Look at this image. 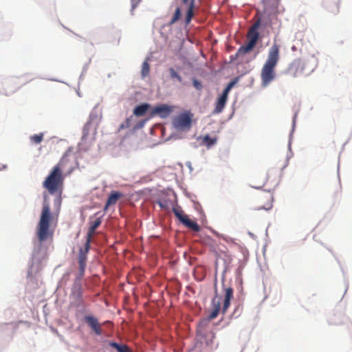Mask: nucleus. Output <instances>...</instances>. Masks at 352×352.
I'll list each match as a JSON object with an SVG mask.
<instances>
[{
  "mask_svg": "<svg viewBox=\"0 0 352 352\" xmlns=\"http://www.w3.org/2000/svg\"><path fill=\"white\" fill-rule=\"evenodd\" d=\"M63 168V162L60 161L52 168L50 173L43 182V187L45 188L50 194L54 195L57 193L59 197L58 201L59 204H60V195L63 189L65 179Z\"/></svg>",
  "mask_w": 352,
  "mask_h": 352,
  "instance_id": "1",
  "label": "nucleus"
},
{
  "mask_svg": "<svg viewBox=\"0 0 352 352\" xmlns=\"http://www.w3.org/2000/svg\"><path fill=\"white\" fill-rule=\"evenodd\" d=\"M53 215L50 211V203L47 197L45 196L40 219L36 226V234L40 242L45 241L52 236L53 232L50 230Z\"/></svg>",
  "mask_w": 352,
  "mask_h": 352,
  "instance_id": "2",
  "label": "nucleus"
},
{
  "mask_svg": "<svg viewBox=\"0 0 352 352\" xmlns=\"http://www.w3.org/2000/svg\"><path fill=\"white\" fill-rule=\"evenodd\" d=\"M279 59V46L274 43L270 47L267 59L265 61L262 71L261 78L263 86H267L275 77V67Z\"/></svg>",
  "mask_w": 352,
  "mask_h": 352,
  "instance_id": "3",
  "label": "nucleus"
},
{
  "mask_svg": "<svg viewBox=\"0 0 352 352\" xmlns=\"http://www.w3.org/2000/svg\"><path fill=\"white\" fill-rule=\"evenodd\" d=\"M260 21L255 22L252 26L250 28L247 38L248 42L243 45L241 46L236 52V56H241L248 53L255 47L259 38V33L258 29L260 26Z\"/></svg>",
  "mask_w": 352,
  "mask_h": 352,
  "instance_id": "4",
  "label": "nucleus"
},
{
  "mask_svg": "<svg viewBox=\"0 0 352 352\" xmlns=\"http://www.w3.org/2000/svg\"><path fill=\"white\" fill-rule=\"evenodd\" d=\"M173 212L179 221L186 228L195 232H199L200 230V226L196 222L189 219L188 217L184 214L181 207H174Z\"/></svg>",
  "mask_w": 352,
  "mask_h": 352,
  "instance_id": "5",
  "label": "nucleus"
},
{
  "mask_svg": "<svg viewBox=\"0 0 352 352\" xmlns=\"http://www.w3.org/2000/svg\"><path fill=\"white\" fill-rule=\"evenodd\" d=\"M192 115L190 112H184L178 115L173 120V124L177 129H188L191 126Z\"/></svg>",
  "mask_w": 352,
  "mask_h": 352,
  "instance_id": "6",
  "label": "nucleus"
},
{
  "mask_svg": "<svg viewBox=\"0 0 352 352\" xmlns=\"http://www.w3.org/2000/svg\"><path fill=\"white\" fill-rule=\"evenodd\" d=\"M83 289L79 281H75L71 289L70 297L77 306L83 303L82 299Z\"/></svg>",
  "mask_w": 352,
  "mask_h": 352,
  "instance_id": "7",
  "label": "nucleus"
},
{
  "mask_svg": "<svg viewBox=\"0 0 352 352\" xmlns=\"http://www.w3.org/2000/svg\"><path fill=\"white\" fill-rule=\"evenodd\" d=\"M230 90L231 89H223L222 94L217 98L213 113L218 114L223 111L228 101V94Z\"/></svg>",
  "mask_w": 352,
  "mask_h": 352,
  "instance_id": "8",
  "label": "nucleus"
},
{
  "mask_svg": "<svg viewBox=\"0 0 352 352\" xmlns=\"http://www.w3.org/2000/svg\"><path fill=\"white\" fill-rule=\"evenodd\" d=\"M173 111L171 107L167 104H161L154 107L151 112V116L157 115L162 118H167Z\"/></svg>",
  "mask_w": 352,
  "mask_h": 352,
  "instance_id": "9",
  "label": "nucleus"
},
{
  "mask_svg": "<svg viewBox=\"0 0 352 352\" xmlns=\"http://www.w3.org/2000/svg\"><path fill=\"white\" fill-rule=\"evenodd\" d=\"M85 320L87 324L91 328L97 336H100L102 334V332L101 327L97 318L92 316H85Z\"/></svg>",
  "mask_w": 352,
  "mask_h": 352,
  "instance_id": "10",
  "label": "nucleus"
},
{
  "mask_svg": "<svg viewBox=\"0 0 352 352\" xmlns=\"http://www.w3.org/2000/svg\"><path fill=\"white\" fill-rule=\"evenodd\" d=\"M233 298V289L231 287H228L225 289V296L223 300V305L221 309V313L225 314L228 311L230 305L231 299Z\"/></svg>",
  "mask_w": 352,
  "mask_h": 352,
  "instance_id": "11",
  "label": "nucleus"
},
{
  "mask_svg": "<svg viewBox=\"0 0 352 352\" xmlns=\"http://www.w3.org/2000/svg\"><path fill=\"white\" fill-rule=\"evenodd\" d=\"M90 241L86 239L84 248H80L78 254V264H85L87 262V254L90 248Z\"/></svg>",
  "mask_w": 352,
  "mask_h": 352,
  "instance_id": "12",
  "label": "nucleus"
},
{
  "mask_svg": "<svg viewBox=\"0 0 352 352\" xmlns=\"http://www.w3.org/2000/svg\"><path fill=\"white\" fill-rule=\"evenodd\" d=\"M122 197V194L118 191H113L109 196L106 204L104 208V210L106 211L107 208L112 205L116 204V202Z\"/></svg>",
  "mask_w": 352,
  "mask_h": 352,
  "instance_id": "13",
  "label": "nucleus"
},
{
  "mask_svg": "<svg viewBox=\"0 0 352 352\" xmlns=\"http://www.w3.org/2000/svg\"><path fill=\"white\" fill-rule=\"evenodd\" d=\"M101 223L102 219L100 217L96 219L94 221H91L90 223V227L89 228L86 239H89V241L91 242L92 236L94 235L95 230L99 227Z\"/></svg>",
  "mask_w": 352,
  "mask_h": 352,
  "instance_id": "14",
  "label": "nucleus"
},
{
  "mask_svg": "<svg viewBox=\"0 0 352 352\" xmlns=\"http://www.w3.org/2000/svg\"><path fill=\"white\" fill-rule=\"evenodd\" d=\"M212 305L213 309L210 315L208 316V320H213L216 318L219 315L221 309V302L219 300H217L216 298L212 299Z\"/></svg>",
  "mask_w": 352,
  "mask_h": 352,
  "instance_id": "15",
  "label": "nucleus"
},
{
  "mask_svg": "<svg viewBox=\"0 0 352 352\" xmlns=\"http://www.w3.org/2000/svg\"><path fill=\"white\" fill-rule=\"evenodd\" d=\"M198 140L200 141V144L206 146L208 148H210L217 142L216 138H210L208 135L203 137H199Z\"/></svg>",
  "mask_w": 352,
  "mask_h": 352,
  "instance_id": "16",
  "label": "nucleus"
},
{
  "mask_svg": "<svg viewBox=\"0 0 352 352\" xmlns=\"http://www.w3.org/2000/svg\"><path fill=\"white\" fill-rule=\"evenodd\" d=\"M195 6V0H190V2L189 3L186 14V19L185 22L186 24L188 25L190 23L192 19L194 16V8Z\"/></svg>",
  "mask_w": 352,
  "mask_h": 352,
  "instance_id": "17",
  "label": "nucleus"
},
{
  "mask_svg": "<svg viewBox=\"0 0 352 352\" xmlns=\"http://www.w3.org/2000/svg\"><path fill=\"white\" fill-rule=\"evenodd\" d=\"M262 197L266 200V203L265 204L260 206L258 209H264L266 210H270L272 207V195L270 192H265L263 194Z\"/></svg>",
  "mask_w": 352,
  "mask_h": 352,
  "instance_id": "18",
  "label": "nucleus"
},
{
  "mask_svg": "<svg viewBox=\"0 0 352 352\" xmlns=\"http://www.w3.org/2000/svg\"><path fill=\"white\" fill-rule=\"evenodd\" d=\"M150 108V105L148 104H142L137 106L133 110V114L136 116H142L146 113V112Z\"/></svg>",
  "mask_w": 352,
  "mask_h": 352,
  "instance_id": "19",
  "label": "nucleus"
},
{
  "mask_svg": "<svg viewBox=\"0 0 352 352\" xmlns=\"http://www.w3.org/2000/svg\"><path fill=\"white\" fill-rule=\"evenodd\" d=\"M150 60L149 58H146L142 65L141 74L142 77H146L148 75L150 72V65L148 64V61Z\"/></svg>",
  "mask_w": 352,
  "mask_h": 352,
  "instance_id": "20",
  "label": "nucleus"
},
{
  "mask_svg": "<svg viewBox=\"0 0 352 352\" xmlns=\"http://www.w3.org/2000/svg\"><path fill=\"white\" fill-rule=\"evenodd\" d=\"M110 345L116 349L118 352H128L129 348L126 345H120L116 342H111Z\"/></svg>",
  "mask_w": 352,
  "mask_h": 352,
  "instance_id": "21",
  "label": "nucleus"
},
{
  "mask_svg": "<svg viewBox=\"0 0 352 352\" xmlns=\"http://www.w3.org/2000/svg\"><path fill=\"white\" fill-rule=\"evenodd\" d=\"M180 17H181V9H180V8L177 7L175 11V13L173 16L172 19L170 21V24L173 25L175 23H176L179 19Z\"/></svg>",
  "mask_w": 352,
  "mask_h": 352,
  "instance_id": "22",
  "label": "nucleus"
},
{
  "mask_svg": "<svg viewBox=\"0 0 352 352\" xmlns=\"http://www.w3.org/2000/svg\"><path fill=\"white\" fill-rule=\"evenodd\" d=\"M43 139V133H41L39 134H35L30 137L31 141L34 142L35 144H39L42 142Z\"/></svg>",
  "mask_w": 352,
  "mask_h": 352,
  "instance_id": "23",
  "label": "nucleus"
},
{
  "mask_svg": "<svg viewBox=\"0 0 352 352\" xmlns=\"http://www.w3.org/2000/svg\"><path fill=\"white\" fill-rule=\"evenodd\" d=\"M170 76L172 79H177L179 82L182 81V77L177 74V72L173 68L169 69Z\"/></svg>",
  "mask_w": 352,
  "mask_h": 352,
  "instance_id": "24",
  "label": "nucleus"
},
{
  "mask_svg": "<svg viewBox=\"0 0 352 352\" xmlns=\"http://www.w3.org/2000/svg\"><path fill=\"white\" fill-rule=\"evenodd\" d=\"M242 311H243V307L240 305H238L235 307V309L232 313V316L235 318H237L241 314Z\"/></svg>",
  "mask_w": 352,
  "mask_h": 352,
  "instance_id": "25",
  "label": "nucleus"
},
{
  "mask_svg": "<svg viewBox=\"0 0 352 352\" xmlns=\"http://www.w3.org/2000/svg\"><path fill=\"white\" fill-rule=\"evenodd\" d=\"M133 118V116H131L130 118L126 119V120L124 121V123H122L121 125H120V128L121 129H124V128H129L131 126V120Z\"/></svg>",
  "mask_w": 352,
  "mask_h": 352,
  "instance_id": "26",
  "label": "nucleus"
},
{
  "mask_svg": "<svg viewBox=\"0 0 352 352\" xmlns=\"http://www.w3.org/2000/svg\"><path fill=\"white\" fill-rule=\"evenodd\" d=\"M274 175V173L273 170H270L268 173H266V177L263 181V185H264L267 182H268L270 179H271L272 175Z\"/></svg>",
  "mask_w": 352,
  "mask_h": 352,
  "instance_id": "27",
  "label": "nucleus"
},
{
  "mask_svg": "<svg viewBox=\"0 0 352 352\" xmlns=\"http://www.w3.org/2000/svg\"><path fill=\"white\" fill-rule=\"evenodd\" d=\"M78 265H79V274H80L79 279H80L84 275L86 265L85 264H78Z\"/></svg>",
  "mask_w": 352,
  "mask_h": 352,
  "instance_id": "28",
  "label": "nucleus"
},
{
  "mask_svg": "<svg viewBox=\"0 0 352 352\" xmlns=\"http://www.w3.org/2000/svg\"><path fill=\"white\" fill-rule=\"evenodd\" d=\"M329 11L332 12L333 14H337L339 11V7L338 5L335 6V8H329Z\"/></svg>",
  "mask_w": 352,
  "mask_h": 352,
  "instance_id": "29",
  "label": "nucleus"
},
{
  "mask_svg": "<svg viewBox=\"0 0 352 352\" xmlns=\"http://www.w3.org/2000/svg\"><path fill=\"white\" fill-rule=\"evenodd\" d=\"M140 0H131V7L132 10H134L135 7L138 6V3Z\"/></svg>",
  "mask_w": 352,
  "mask_h": 352,
  "instance_id": "30",
  "label": "nucleus"
},
{
  "mask_svg": "<svg viewBox=\"0 0 352 352\" xmlns=\"http://www.w3.org/2000/svg\"><path fill=\"white\" fill-rule=\"evenodd\" d=\"M234 81L230 82L226 88H232V87L234 85Z\"/></svg>",
  "mask_w": 352,
  "mask_h": 352,
  "instance_id": "31",
  "label": "nucleus"
},
{
  "mask_svg": "<svg viewBox=\"0 0 352 352\" xmlns=\"http://www.w3.org/2000/svg\"><path fill=\"white\" fill-rule=\"evenodd\" d=\"M194 85H195V87L198 88L201 85V84L198 81L194 80Z\"/></svg>",
  "mask_w": 352,
  "mask_h": 352,
  "instance_id": "32",
  "label": "nucleus"
},
{
  "mask_svg": "<svg viewBox=\"0 0 352 352\" xmlns=\"http://www.w3.org/2000/svg\"><path fill=\"white\" fill-rule=\"evenodd\" d=\"M190 0H182V3L186 4Z\"/></svg>",
  "mask_w": 352,
  "mask_h": 352,
  "instance_id": "33",
  "label": "nucleus"
},
{
  "mask_svg": "<svg viewBox=\"0 0 352 352\" xmlns=\"http://www.w3.org/2000/svg\"><path fill=\"white\" fill-rule=\"evenodd\" d=\"M160 206L161 208H164V204H162V203H160Z\"/></svg>",
  "mask_w": 352,
  "mask_h": 352,
  "instance_id": "34",
  "label": "nucleus"
}]
</instances>
